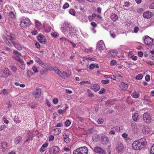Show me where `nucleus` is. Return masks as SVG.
Returning <instances> with one entry per match:
<instances>
[{
    "mask_svg": "<svg viewBox=\"0 0 154 154\" xmlns=\"http://www.w3.org/2000/svg\"><path fill=\"white\" fill-rule=\"evenodd\" d=\"M146 144V141L144 138L140 139L138 141H134L132 144L133 148L137 150L141 149Z\"/></svg>",
    "mask_w": 154,
    "mask_h": 154,
    "instance_id": "nucleus-1",
    "label": "nucleus"
},
{
    "mask_svg": "<svg viewBox=\"0 0 154 154\" xmlns=\"http://www.w3.org/2000/svg\"><path fill=\"white\" fill-rule=\"evenodd\" d=\"M88 152L87 148L83 146L78 148L74 150L73 154H87Z\"/></svg>",
    "mask_w": 154,
    "mask_h": 154,
    "instance_id": "nucleus-2",
    "label": "nucleus"
},
{
    "mask_svg": "<svg viewBox=\"0 0 154 154\" xmlns=\"http://www.w3.org/2000/svg\"><path fill=\"white\" fill-rule=\"evenodd\" d=\"M30 21L27 18L23 19L20 22V25L23 28H26L28 26L30 25Z\"/></svg>",
    "mask_w": 154,
    "mask_h": 154,
    "instance_id": "nucleus-3",
    "label": "nucleus"
},
{
    "mask_svg": "<svg viewBox=\"0 0 154 154\" xmlns=\"http://www.w3.org/2000/svg\"><path fill=\"white\" fill-rule=\"evenodd\" d=\"M143 120L144 122L147 123H150L151 120L150 116L149 114L146 112L143 114Z\"/></svg>",
    "mask_w": 154,
    "mask_h": 154,
    "instance_id": "nucleus-4",
    "label": "nucleus"
},
{
    "mask_svg": "<svg viewBox=\"0 0 154 154\" xmlns=\"http://www.w3.org/2000/svg\"><path fill=\"white\" fill-rule=\"evenodd\" d=\"M59 150V148L57 146H55L51 148L49 150V152L51 154H56Z\"/></svg>",
    "mask_w": 154,
    "mask_h": 154,
    "instance_id": "nucleus-5",
    "label": "nucleus"
},
{
    "mask_svg": "<svg viewBox=\"0 0 154 154\" xmlns=\"http://www.w3.org/2000/svg\"><path fill=\"white\" fill-rule=\"evenodd\" d=\"M104 46L103 42L102 40L100 41L97 43V49L101 51L103 49Z\"/></svg>",
    "mask_w": 154,
    "mask_h": 154,
    "instance_id": "nucleus-6",
    "label": "nucleus"
},
{
    "mask_svg": "<svg viewBox=\"0 0 154 154\" xmlns=\"http://www.w3.org/2000/svg\"><path fill=\"white\" fill-rule=\"evenodd\" d=\"M152 42V39L148 36H146L144 39V43L147 45H150Z\"/></svg>",
    "mask_w": 154,
    "mask_h": 154,
    "instance_id": "nucleus-7",
    "label": "nucleus"
},
{
    "mask_svg": "<svg viewBox=\"0 0 154 154\" xmlns=\"http://www.w3.org/2000/svg\"><path fill=\"white\" fill-rule=\"evenodd\" d=\"M94 151L100 154H106V152L102 148L99 147H95L94 148Z\"/></svg>",
    "mask_w": 154,
    "mask_h": 154,
    "instance_id": "nucleus-8",
    "label": "nucleus"
},
{
    "mask_svg": "<svg viewBox=\"0 0 154 154\" xmlns=\"http://www.w3.org/2000/svg\"><path fill=\"white\" fill-rule=\"evenodd\" d=\"M41 91L39 88H37L33 93V94L36 98L39 97L41 95Z\"/></svg>",
    "mask_w": 154,
    "mask_h": 154,
    "instance_id": "nucleus-9",
    "label": "nucleus"
},
{
    "mask_svg": "<svg viewBox=\"0 0 154 154\" xmlns=\"http://www.w3.org/2000/svg\"><path fill=\"white\" fill-rule=\"evenodd\" d=\"M117 151L119 152H122L124 149V146L121 143H119L116 146Z\"/></svg>",
    "mask_w": 154,
    "mask_h": 154,
    "instance_id": "nucleus-10",
    "label": "nucleus"
},
{
    "mask_svg": "<svg viewBox=\"0 0 154 154\" xmlns=\"http://www.w3.org/2000/svg\"><path fill=\"white\" fill-rule=\"evenodd\" d=\"M128 85L125 83L124 82H122L121 83L119 86L120 89L124 91L127 89L128 88Z\"/></svg>",
    "mask_w": 154,
    "mask_h": 154,
    "instance_id": "nucleus-11",
    "label": "nucleus"
},
{
    "mask_svg": "<svg viewBox=\"0 0 154 154\" xmlns=\"http://www.w3.org/2000/svg\"><path fill=\"white\" fill-rule=\"evenodd\" d=\"M152 15V12L149 11H147L143 13V16L145 18H149L151 17Z\"/></svg>",
    "mask_w": 154,
    "mask_h": 154,
    "instance_id": "nucleus-12",
    "label": "nucleus"
},
{
    "mask_svg": "<svg viewBox=\"0 0 154 154\" xmlns=\"http://www.w3.org/2000/svg\"><path fill=\"white\" fill-rule=\"evenodd\" d=\"M69 134L66 133L63 135L64 140L66 143H68L70 140V139L69 137Z\"/></svg>",
    "mask_w": 154,
    "mask_h": 154,
    "instance_id": "nucleus-13",
    "label": "nucleus"
},
{
    "mask_svg": "<svg viewBox=\"0 0 154 154\" xmlns=\"http://www.w3.org/2000/svg\"><path fill=\"white\" fill-rule=\"evenodd\" d=\"M91 88L93 89L95 91H98L100 88V86L97 84H95L91 86Z\"/></svg>",
    "mask_w": 154,
    "mask_h": 154,
    "instance_id": "nucleus-14",
    "label": "nucleus"
},
{
    "mask_svg": "<svg viewBox=\"0 0 154 154\" xmlns=\"http://www.w3.org/2000/svg\"><path fill=\"white\" fill-rule=\"evenodd\" d=\"M11 42L13 44L14 47L18 50L20 51L22 50V48L21 46L17 43H15L13 41H11Z\"/></svg>",
    "mask_w": 154,
    "mask_h": 154,
    "instance_id": "nucleus-15",
    "label": "nucleus"
},
{
    "mask_svg": "<svg viewBox=\"0 0 154 154\" xmlns=\"http://www.w3.org/2000/svg\"><path fill=\"white\" fill-rule=\"evenodd\" d=\"M102 139L101 141L102 143L103 144H107L109 142V139L107 137L105 136H104Z\"/></svg>",
    "mask_w": 154,
    "mask_h": 154,
    "instance_id": "nucleus-16",
    "label": "nucleus"
},
{
    "mask_svg": "<svg viewBox=\"0 0 154 154\" xmlns=\"http://www.w3.org/2000/svg\"><path fill=\"white\" fill-rule=\"evenodd\" d=\"M110 18L113 21H116L117 20L118 17L117 15L114 13H112L111 15Z\"/></svg>",
    "mask_w": 154,
    "mask_h": 154,
    "instance_id": "nucleus-17",
    "label": "nucleus"
},
{
    "mask_svg": "<svg viewBox=\"0 0 154 154\" xmlns=\"http://www.w3.org/2000/svg\"><path fill=\"white\" fill-rule=\"evenodd\" d=\"M7 143L6 142H3L2 143V146L3 148L2 151L3 152H5V150L7 148Z\"/></svg>",
    "mask_w": 154,
    "mask_h": 154,
    "instance_id": "nucleus-18",
    "label": "nucleus"
},
{
    "mask_svg": "<svg viewBox=\"0 0 154 154\" xmlns=\"http://www.w3.org/2000/svg\"><path fill=\"white\" fill-rule=\"evenodd\" d=\"M139 116V115L137 113H134L132 115V118L133 120L134 121L137 122Z\"/></svg>",
    "mask_w": 154,
    "mask_h": 154,
    "instance_id": "nucleus-19",
    "label": "nucleus"
},
{
    "mask_svg": "<svg viewBox=\"0 0 154 154\" xmlns=\"http://www.w3.org/2000/svg\"><path fill=\"white\" fill-rule=\"evenodd\" d=\"M48 146V143H45L43 144L40 149V151L41 152H44L45 149V148H46Z\"/></svg>",
    "mask_w": 154,
    "mask_h": 154,
    "instance_id": "nucleus-20",
    "label": "nucleus"
},
{
    "mask_svg": "<svg viewBox=\"0 0 154 154\" xmlns=\"http://www.w3.org/2000/svg\"><path fill=\"white\" fill-rule=\"evenodd\" d=\"M38 41H40L42 42H45V37L43 35H39L38 38Z\"/></svg>",
    "mask_w": 154,
    "mask_h": 154,
    "instance_id": "nucleus-21",
    "label": "nucleus"
},
{
    "mask_svg": "<svg viewBox=\"0 0 154 154\" xmlns=\"http://www.w3.org/2000/svg\"><path fill=\"white\" fill-rule=\"evenodd\" d=\"M131 96L133 97L134 98H137L139 97V95L138 93L134 91L132 93Z\"/></svg>",
    "mask_w": 154,
    "mask_h": 154,
    "instance_id": "nucleus-22",
    "label": "nucleus"
},
{
    "mask_svg": "<svg viewBox=\"0 0 154 154\" xmlns=\"http://www.w3.org/2000/svg\"><path fill=\"white\" fill-rule=\"evenodd\" d=\"M122 136L125 138V140L128 142H129V141H131V140H132L131 139L129 138H127L128 134H126L123 133L122 134Z\"/></svg>",
    "mask_w": 154,
    "mask_h": 154,
    "instance_id": "nucleus-23",
    "label": "nucleus"
},
{
    "mask_svg": "<svg viewBox=\"0 0 154 154\" xmlns=\"http://www.w3.org/2000/svg\"><path fill=\"white\" fill-rule=\"evenodd\" d=\"M22 138L21 137L18 136L17 137L15 140V143L16 144H17L20 142L22 140Z\"/></svg>",
    "mask_w": 154,
    "mask_h": 154,
    "instance_id": "nucleus-24",
    "label": "nucleus"
},
{
    "mask_svg": "<svg viewBox=\"0 0 154 154\" xmlns=\"http://www.w3.org/2000/svg\"><path fill=\"white\" fill-rule=\"evenodd\" d=\"M35 61L38 63L40 66L43 65L44 63L40 59L38 58H37L35 59Z\"/></svg>",
    "mask_w": 154,
    "mask_h": 154,
    "instance_id": "nucleus-25",
    "label": "nucleus"
},
{
    "mask_svg": "<svg viewBox=\"0 0 154 154\" xmlns=\"http://www.w3.org/2000/svg\"><path fill=\"white\" fill-rule=\"evenodd\" d=\"M4 41L5 43L8 45V46H11V47H12V46L11 44V43L9 42L8 41L7 38H5L4 39Z\"/></svg>",
    "mask_w": 154,
    "mask_h": 154,
    "instance_id": "nucleus-26",
    "label": "nucleus"
},
{
    "mask_svg": "<svg viewBox=\"0 0 154 154\" xmlns=\"http://www.w3.org/2000/svg\"><path fill=\"white\" fill-rule=\"evenodd\" d=\"M66 26H63V29L66 31H70V29L69 28V25L68 24L67 25H66Z\"/></svg>",
    "mask_w": 154,
    "mask_h": 154,
    "instance_id": "nucleus-27",
    "label": "nucleus"
},
{
    "mask_svg": "<svg viewBox=\"0 0 154 154\" xmlns=\"http://www.w3.org/2000/svg\"><path fill=\"white\" fill-rule=\"evenodd\" d=\"M40 66L44 68L45 69H46L47 70H49L50 69V67L49 66L48 64H47L46 63H44L43 65H42V66Z\"/></svg>",
    "mask_w": 154,
    "mask_h": 154,
    "instance_id": "nucleus-28",
    "label": "nucleus"
},
{
    "mask_svg": "<svg viewBox=\"0 0 154 154\" xmlns=\"http://www.w3.org/2000/svg\"><path fill=\"white\" fill-rule=\"evenodd\" d=\"M143 76L142 74H139L135 77V79L137 80H140L142 79Z\"/></svg>",
    "mask_w": 154,
    "mask_h": 154,
    "instance_id": "nucleus-29",
    "label": "nucleus"
},
{
    "mask_svg": "<svg viewBox=\"0 0 154 154\" xmlns=\"http://www.w3.org/2000/svg\"><path fill=\"white\" fill-rule=\"evenodd\" d=\"M69 11V13L73 15H74L75 14V11L74 9H70Z\"/></svg>",
    "mask_w": 154,
    "mask_h": 154,
    "instance_id": "nucleus-30",
    "label": "nucleus"
},
{
    "mask_svg": "<svg viewBox=\"0 0 154 154\" xmlns=\"http://www.w3.org/2000/svg\"><path fill=\"white\" fill-rule=\"evenodd\" d=\"M34 74V73L30 70H28L27 72V75L28 77H29L30 76Z\"/></svg>",
    "mask_w": 154,
    "mask_h": 154,
    "instance_id": "nucleus-31",
    "label": "nucleus"
},
{
    "mask_svg": "<svg viewBox=\"0 0 154 154\" xmlns=\"http://www.w3.org/2000/svg\"><path fill=\"white\" fill-rule=\"evenodd\" d=\"M53 69H54V70L56 72V73L57 72H60V70L58 69L57 67L56 66H54L53 67Z\"/></svg>",
    "mask_w": 154,
    "mask_h": 154,
    "instance_id": "nucleus-32",
    "label": "nucleus"
},
{
    "mask_svg": "<svg viewBox=\"0 0 154 154\" xmlns=\"http://www.w3.org/2000/svg\"><path fill=\"white\" fill-rule=\"evenodd\" d=\"M11 69V70H12L14 72H16L17 70V68L16 67L13 66V65H11L10 66Z\"/></svg>",
    "mask_w": 154,
    "mask_h": 154,
    "instance_id": "nucleus-33",
    "label": "nucleus"
},
{
    "mask_svg": "<svg viewBox=\"0 0 154 154\" xmlns=\"http://www.w3.org/2000/svg\"><path fill=\"white\" fill-rule=\"evenodd\" d=\"M9 15L12 18H14L15 17V14L12 11H11L9 12Z\"/></svg>",
    "mask_w": 154,
    "mask_h": 154,
    "instance_id": "nucleus-34",
    "label": "nucleus"
},
{
    "mask_svg": "<svg viewBox=\"0 0 154 154\" xmlns=\"http://www.w3.org/2000/svg\"><path fill=\"white\" fill-rule=\"evenodd\" d=\"M104 121L103 119L102 118L99 119L97 120V122L99 124H102Z\"/></svg>",
    "mask_w": 154,
    "mask_h": 154,
    "instance_id": "nucleus-35",
    "label": "nucleus"
},
{
    "mask_svg": "<svg viewBox=\"0 0 154 154\" xmlns=\"http://www.w3.org/2000/svg\"><path fill=\"white\" fill-rule=\"evenodd\" d=\"M13 53L14 54H17L18 56H21V54L16 50L14 51Z\"/></svg>",
    "mask_w": 154,
    "mask_h": 154,
    "instance_id": "nucleus-36",
    "label": "nucleus"
},
{
    "mask_svg": "<svg viewBox=\"0 0 154 154\" xmlns=\"http://www.w3.org/2000/svg\"><path fill=\"white\" fill-rule=\"evenodd\" d=\"M101 82L104 84H106L109 82V80H102Z\"/></svg>",
    "mask_w": 154,
    "mask_h": 154,
    "instance_id": "nucleus-37",
    "label": "nucleus"
},
{
    "mask_svg": "<svg viewBox=\"0 0 154 154\" xmlns=\"http://www.w3.org/2000/svg\"><path fill=\"white\" fill-rule=\"evenodd\" d=\"M58 34L57 32H52L51 33L52 36L54 38H56Z\"/></svg>",
    "mask_w": 154,
    "mask_h": 154,
    "instance_id": "nucleus-38",
    "label": "nucleus"
},
{
    "mask_svg": "<svg viewBox=\"0 0 154 154\" xmlns=\"http://www.w3.org/2000/svg\"><path fill=\"white\" fill-rule=\"evenodd\" d=\"M85 59V60H91V61H94L96 59L94 57H86Z\"/></svg>",
    "mask_w": 154,
    "mask_h": 154,
    "instance_id": "nucleus-39",
    "label": "nucleus"
},
{
    "mask_svg": "<svg viewBox=\"0 0 154 154\" xmlns=\"http://www.w3.org/2000/svg\"><path fill=\"white\" fill-rule=\"evenodd\" d=\"M112 129H113L114 131H116L117 132L119 131H120V127L119 126L114 127Z\"/></svg>",
    "mask_w": 154,
    "mask_h": 154,
    "instance_id": "nucleus-40",
    "label": "nucleus"
},
{
    "mask_svg": "<svg viewBox=\"0 0 154 154\" xmlns=\"http://www.w3.org/2000/svg\"><path fill=\"white\" fill-rule=\"evenodd\" d=\"M105 92V90L104 88H102L99 91V94H102L104 93Z\"/></svg>",
    "mask_w": 154,
    "mask_h": 154,
    "instance_id": "nucleus-41",
    "label": "nucleus"
},
{
    "mask_svg": "<svg viewBox=\"0 0 154 154\" xmlns=\"http://www.w3.org/2000/svg\"><path fill=\"white\" fill-rule=\"evenodd\" d=\"M150 76L148 75H147L145 77V79L146 81L149 82L150 80Z\"/></svg>",
    "mask_w": 154,
    "mask_h": 154,
    "instance_id": "nucleus-42",
    "label": "nucleus"
},
{
    "mask_svg": "<svg viewBox=\"0 0 154 154\" xmlns=\"http://www.w3.org/2000/svg\"><path fill=\"white\" fill-rule=\"evenodd\" d=\"M151 154H154V144L151 148Z\"/></svg>",
    "mask_w": 154,
    "mask_h": 154,
    "instance_id": "nucleus-43",
    "label": "nucleus"
},
{
    "mask_svg": "<svg viewBox=\"0 0 154 154\" xmlns=\"http://www.w3.org/2000/svg\"><path fill=\"white\" fill-rule=\"evenodd\" d=\"M71 124V122L69 120H67L65 122V125L66 126H69Z\"/></svg>",
    "mask_w": 154,
    "mask_h": 154,
    "instance_id": "nucleus-44",
    "label": "nucleus"
},
{
    "mask_svg": "<svg viewBox=\"0 0 154 154\" xmlns=\"http://www.w3.org/2000/svg\"><path fill=\"white\" fill-rule=\"evenodd\" d=\"M86 83L90 84V82L88 81H85L81 82L80 83V84L81 85H84Z\"/></svg>",
    "mask_w": 154,
    "mask_h": 154,
    "instance_id": "nucleus-45",
    "label": "nucleus"
},
{
    "mask_svg": "<svg viewBox=\"0 0 154 154\" xmlns=\"http://www.w3.org/2000/svg\"><path fill=\"white\" fill-rule=\"evenodd\" d=\"M3 72L4 73L6 74H8V75H10V74L9 72V70H8L7 69H5L4 71H3Z\"/></svg>",
    "mask_w": 154,
    "mask_h": 154,
    "instance_id": "nucleus-46",
    "label": "nucleus"
},
{
    "mask_svg": "<svg viewBox=\"0 0 154 154\" xmlns=\"http://www.w3.org/2000/svg\"><path fill=\"white\" fill-rule=\"evenodd\" d=\"M32 69L33 71H34V72L35 73L37 72H38V71L37 68L35 66H33L32 68Z\"/></svg>",
    "mask_w": 154,
    "mask_h": 154,
    "instance_id": "nucleus-47",
    "label": "nucleus"
},
{
    "mask_svg": "<svg viewBox=\"0 0 154 154\" xmlns=\"http://www.w3.org/2000/svg\"><path fill=\"white\" fill-rule=\"evenodd\" d=\"M130 3L128 2H125L124 3V5H123L124 7L128 8L129 7Z\"/></svg>",
    "mask_w": 154,
    "mask_h": 154,
    "instance_id": "nucleus-48",
    "label": "nucleus"
},
{
    "mask_svg": "<svg viewBox=\"0 0 154 154\" xmlns=\"http://www.w3.org/2000/svg\"><path fill=\"white\" fill-rule=\"evenodd\" d=\"M56 135H58L60 134L61 132V130L60 129H56L55 130Z\"/></svg>",
    "mask_w": 154,
    "mask_h": 154,
    "instance_id": "nucleus-49",
    "label": "nucleus"
},
{
    "mask_svg": "<svg viewBox=\"0 0 154 154\" xmlns=\"http://www.w3.org/2000/svg\"><path fill=\"white\" fill-rule=\"evenodd\" d=\"M14 35L12 34H10V40H13L15 39V38L14 36Z\"/></svg>",
    "mask_w": 154,
    "mask_h": 154,
    "instance_id": "nucleus-50",
    "label": "nucleus"
},
{
    "mask_svg": "<svg viewBox=\"0 0 154 154\" xmlns=\"http://www.w3.org/2000/svg\"><path fill=\"white\" fill-rule=\"evenodd\" d=\"M95 67V64H91L89 66V68L91 69H92L95 67Z\"/></svg>",
    "mask_w": 154,
    "mask_h": 154,
    "instance_id": "nucleus-51",
    "label": "nucleus"
},
{
    "mask_svg": "<svg viewBox=\"0 0 154 154\" xmlns=\"http://www.w3.org/2000/svg\"><path fill=\"white\" fill-rule=\"evenodd\" d=\"M58 99L57 98H54L53 100V102L54 104H57L58 102Z\"/></svg>",
    "mask_w": 154,
    "mask_h": 154,
    "instance_id": "nucleus-52",
    "label": "nucleus"
},
{
    "mask_svg": "<svg viewBox=\"0 0 154 154\" xmlns=\"http://www.w3.org/2000/svg\"><path fill=\"white\" fill-rule=\"evenodd\" d=\"M69 4L68 3H66L63 6V8L64 9L67 8L69 7Z\"/></svg>",
    "mask_w": 154,
    "mask_h": 154,
    "instance_id": "nucleus-53",
    "label": "nucleus"
},
{
    "mask_svg": "<svg viewBox=\"0 0 154 154\" xmlns=\"http://www.w3.org/2000/svg\"><path fill=\"white\" fill-rule=\"evenodd\" d=\"M17 58H18V60L19 62L21 64H23L24 63L22 59L21 58H19L18 57Z\"/></svg>",
    "mask_w": 154,
    "mask_h": 154,
    "instance_id": "nucleus-54",
    "label": "nucleus"
},
{
    "mask_svg": "<svg viewBox=\"0 0 154 154\" xmlns=\"http://www.w3.org/2000/svg\"><path fill=\"white\" fill-rule=\"evenodd\" d=\"M29 106L32 109L35 108L36 107V106L35 104H29Z\"/></svg>",
    "mask_w": 154,
    "mask_h": 154,
    "instance_id": "nucleus-55",
    "label": "nucleus"
},
{
    "mask_svg": "<svg viewBox=\"0 0 154 154\" xmlns=\"http://www.w3.org/2000/svg\"><path fill=\"white\" fill-rule=\"evenodd\" d=\"M116 63V60H112L110 63L111 65L114 66L115 65Z\"/></svg>",
    "mask_w": 154,
    "mask_h": 154,
    "instance_id": "nucleus-56",
    "label": "nucleus"
},
{
    "mask_svg": "<svg viewBox=\"0 0 154 154\" xmlns=\"http://www.w3.org/2000/svg\"><path fill=\"white\" fill-rule=\"evenodd\" d=\"M54 139V136L52 135H51L49 137V140L50 141H52Z\"/></svg>",
    "mask_w": 154,
    "mask_h": 154,
    "instance_id": "nucleus-57",
    "label": "nucleus"
},
{
    "mask_svg": "<svg viewBox=\"0 0 154 154\" xmlns=\"http://www.w3.org/2000/svg\"><path fill=\"white\" fill-rule=\"evenodd\" d=\"M109 133L111 135H114L115 134V133L114 130H112L110 131L109 132Z\"/></svg>",
    "mask_w": 154,
    "mask_h": 154,
    "instance_id": "nucleus-58",
    "label": "nucleus"
},
{
    "mask_svg": "<svg viewBox=\"0 0 154 154\" xmlns=\"http://www.w3.org/2000/svg\"><path fill=\"white\" fill-rule=\"evenodd\" d=\"M110 78L115 80L116 79V77L114 75H110Z\"/></svg>",
    "mask_w": 154,
    "mask_h": 154,
    "instance_id": "nucleus-59",
    "label": "nucleus"
},
{
    "mask_svg": "<svg viewBox=\"0 0 154 154\" xmlns=\"http://www.w3.org/2000/svg\"><path fill=\"white\" fill-rule=\"evenodd\" d=\"M91 25L94 27H96L97 26V24L94 22H92L91 23Z\"/></svg>",
    "mask_w": 154,
    "mask_h": 154,
    "instance_id": "nucleus-60",
    "label": "nucleus"
},
{
    "mask_svg": "<svg viewBox=\"0 0 154 154\" xmlns=\"http://www.w3.org/2000/svg\"><path fill=\"white\" fill-rule=\"evenodd\" d=\"M32 33L33 35H36L38 33L37 31L36 30H34L32 31Z\"/></svg>",
    "mask_w": 154,
    "mask_h": 154,
    "instance_id": "nucleus-61",
    "label": "nucleus"
},
{
    "mask_svg": "<svg viewBox=\"0 0 154 154\" xmlns=\"http://www.w3.org/2000/svg\"><path fill=\"white\" fill-rule=\"evenodd\" d=\"M5 128H6V126L5 125H2L0 127V131L4 129H5Z\"/></svg>",
    "mask_w": 154,
    "mask_h": 154,
    "instance_id": "nucleus-62",
    "label": "nucleus"
},
{
    "mask_svg": "<svg viewBox=\"0 0 154 154\" xmlns=\"http://www.w3.org/2000/svg\"><path fill=\"white\" fill-rule=\"evenodd\" d=\"M138 55L140 57H142L143 55V53L142 51H139L138 52Z\"/></svg>",
    "mask_w": 154,
    "mask_h": 154,
    "instance_id": "nucleus-63",
    "label": "nucleus"
},
{
    "mask_svg": "<svg viewBox=\"0 0 154 154\" xmlns=\"http://www.w3.org/2000/svg\"><path fill=\"white\" fill-rule=\"evenodd\" d=\"M149 8L151 9H154V2L149 7Z\"/></svg>",
    "mask_w": 154,
    "mask_h": 154,
    "instance_id": "nucleus-64",
    "label": "nucleus"
}]
</instances>
